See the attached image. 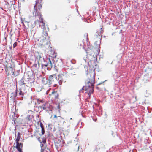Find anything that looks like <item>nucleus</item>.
<instances>
[{
	"instance_id": "obj_4",
	"label": "nucleus",
	"mask_w": 152,
	"mask_h": 152,
	"mask_svg": "<svg viewBox=\"0 0 152 152\" xmlns=\"http://www.w3.org/2000/svg\"><path fill=\"white\" fill-rule=\"evenodd\" d=\"M56 80V76L55 74H53L50 75L48 80L46 77H42L41 82L44 86L48 88L50 87L52 84L54 83Z\"/></svg>"
},
{
	"instance_id": "obj_18",
	"label": "nucleus",
	"mask_w": 152,
	"mask_h": 152,
	"mask_svg": "<svg viewBox=\"0 0 152 152\" xmlns=\"http://www.w3.org/2000/svg\"><path fill=\"white\" fill-rule=\"evenodd\" d=\"M37 101L38 103L39 104H40L41 103H43L45 102L43 99H37Z\"/></svg>"
},
{
	"instance_id": "obj_15",
	"label": "nucleus",
	"mask_w": 152,
	"mask_h": 152,
	"mask_svg": "<svg viewBox=\"0 0 152 152\" xmlns=\"http://www.w3.org/2000/svg\"><path fill=\"white\" fill-rule=\"evenodd\" d=\"M62 63L61 62V61L60 59H58L56 61L55 65L56 67L57 66H60L62 64Z\"/></svg>"
},
{
	"instance_id": "obj_30",
	"label": "nucleus",
	"mask_w": 152,
	"mask_h": 152,
	"mask_svg": "<svg viewBox=\"0 0 152 152\" xmlns=\"http://www.w3.org/2000/svg\"><path fill=\"white\" fill-rule=\"evenodd\" d=\"M96 88L98 90H99L101 89V88H99V87H96Z\"/></svg>"
},
{
	"instance_id": "obj_6",
	"label": "nucleus",
	"mask_w": 152,
	"mask_h": 152,
	"mask_svg": "<svg viewBox=\"0 0 152 152\" xmlns=\"http://www.w3.org/2000/svg\"><path fill=\"white\" fill-rule=\"evenodd\" d=\"M38 4V3L37 1L36 2L35 5L34 6V11L33 12V15L34 16H38L39 17V19H40L43 18L42 15L41 14V13L38 11V10L37 9Z\"/></svg>"
},
{
	"instance_id": "obj_2",
	"label": "nucleus",
	"mask_w": 152,
	"mask_h": 152,
	"mask_svg": "<svg viewBox=\"0 0 152 152\" xmlns=\"http://www.w3.org/2000/svg\"><path fill=\"white\" fill-rule=\"evenodd\" d=\"M7 64L4 65L5 69L6 74L7 75H9L12 74L13 75L16 76L18 75L15 74V64L11 60L8 61V62L6 61Z\"/></svg>"
},
{
	"instance_id": "obj_3",
	"label": "nucleus",
	"mask_w": 152,
	"mask_h": 152,
	"mask_svg": "<svg viewBox=\"0 0 152 152\" xmlns=\"http://www.w3.org/2000/svg\"><path fill=\"white\" fill-rule=\"evenodd\" d=\"M49 39L50 37L48 36L46 29H43L42 35L39 38V39L42 42L41 45L44 47H49V44L50 43Z\"/></svg>"
},
{
	"instance_id": "obj_5",
	"label": "nucleus",
	"mask_w": 152,
	"mask_h": 152,
	"mask_svg": "<svg viewBox=\"0 0 152 152\" xmlns=\"http://www.w3.org/2000/svg\"><path fill=\"white\" fill-rule=\"evenodd\" d=\"M20 133H18V136L15 140V148L17 149L19 152H23V143L19 142L20 138Z\"/></svg>"
},
{
	"instance_id": "obj_33",
	"label": "nucleus",
	"mask_w": 152,
	"mask_h": 152,
	"mask_svg": "<svg viewBox=\"0 0 152 152\" xmlns=\"http://www.w3.org/2000/svg\"><path fill=\"white\" fill-rule=\"evenodd\" d=\"M100 84H98L97 85H99Z\"/></svg>"
},
{
	"instance_id": "obj_17",
	"label": "nucleus",
	"mask_w": 152,
	"mask_h": 152,
	"mask_svg": "<svg viewBox=\"0 0 152 152\" xmlns=\"http://www.w3.org/2000/svg\"><path fill=\"white\" fill-rule=\"evenodd\" d=\"M37 1L38 3V4L37 5V9L39 10V11H40V9L42 8V4H41L40 3H39L38 1H36V3Z\"/></svg>"
},
{
	"instance_id": "obj_32",
	"label": "nucleus",
	"mask_w": 152,
	"mask_h": 152,
	"mask_svg": "<svg viewBox=\"0 0 152 152\" xmlns=\"http://www.w3.org/2000/svg\"><path fill=\"white\" fill-rule=\"evenodd\" d=\"M41 152H44V151L42 150H41Z\"/></svg>"
},
{
	"instance_id": "obj_29",
	"label": "nucleus",
	"mask_w": 152,
	"mask_h": 152,
	"mask_svg": "<svg viewBox=\"0 0 152 152\" xmlns=\"http://www.w3.org/2000/svg\"><path fill=\"white\" fill-rule=\"evenodd\" d=\"M10 152H18L17 150H16L15 149H14L12 151H11Z\"/></svg>"
},
{
	"instance_id": "obj_20",
	"label": "nucleus",
	"mask_w": 152,
	"mask_h": 152,
	"mask_svg": "<svg viewBox=\"0 0 152 152\" xmlns=\"http://www.w3.org/2000/svg\"><path fill=\"white\" fill-rule=\"evenodd\" d=\"M26 121L27 122H29L31 121V119L30 118V115H28L27 117L25 118Z\"/></svg>"
},
{
	"instance_id": "obj_9",
	"label": "nucleus",
	"mask_w": 152,
	"mask_h": 152,
	"mask_svg": "<svg viewBox=\"0 0 152 152\" xmlns=\"http://www.w3.org/2000/svg\"><path fill=\"white\" fill-rule=\"evenodd\" d=\"M48 63L47 64L44 65L46 67H48V68H49V69H50L53 67L52 63L51 62V61L50 59H49L48 60Z\"/></svg>"
},
{
	"instance_id": "obj_28",
	"label": "nucleus",
	"mask_w": 152,
	"mask_h": 152,
	"mask_svg": "<svg viewBox=\"0 0 152 152\" xmlns=\"http://www.w3.org/2000/svg\"><path fill=\"white\" fill-rule=\"evenodd\" d=\"M97 47L98 48V49L99 50L100 48V45L99 44L98 45L97 44Z\"/></svg>"
},
{
	"instance_id": "obj_31",
	"label": "nucleus",
	"mask_w": 152,
	"mask_h": 152,
	"mask_svg": "<svg viewBox=\"0 0 152 152\" xmlns=\"http://www.w3.org/2000/svg\"><path fill=\"white\" fill-rule=\"evenodd\" d=\"M54 118H57V116L56 115H55L54 116Z\"/></svg>"
},
{
	"instance_id": "obj_8",
	"label": "nucleus",
	"mask_w": 152,
	"mask_h": 152,
	"mask_svg": "<svg viewBox=\"0 0 152 152\" xmlns=\"http://www.w3.org/2000/svg\"><path fill=\"white\" fill-rule=\"evenodd\" d=\"M35 23L36 24H39V26H42L43 29H46L45 24L43 21V18L40 19H39V20H37L35 21Z\"/></svg>"
},
{
	"instance_id": "obj_1",
	"label": "nucleus",
	"mask_w": 152,
	"mask_h": 152,
	"mask_svg": "<svg viewBox=\"0 0 152 152\" xmlns=\"http://www.w3.org/2000/svg\"><path fill=\"white\" fill-rule=\"evenodd\" d=\"M88 81L85 86L83 88V89L86 91L87 93L90 97L91 94L94 92V84L95 83V70H91L88 74Z\"/></svg>"
},
{
	"instance_id": "obj_23",
	"label": "nucleus",
	"mask_w": 152,
	"mask_h": 152,
	"mask_svg": "<svg viewBox=\"0 0 152 152\" xmlns=\"http://www.w3.org/2000/svg\"><path fill=\"white\" fill-rule=\"evenodd\" d=\"M19 95L20 96H23L24 95V93L22 92L21 89H19Z\"/></svg>"
},
{
	"instance_id": "obj_24",
	"label": "nucleus",
	"mask_w": 152,
	"mask_h": 152,
	"mask_svg": "<svg viewBox=\"0 0 152 152\" xmlns=\"http://www.w3.org/2000/svg\"><path fill=\"white\" fill-rule=\"evenodd\" d=\"M101 28L100 29V33L101 34H102V33H103L104 32V29H103V28H102L103 26L102 25L101 26Z\"/></svg>"
},
{
	"instance_id": "obj_26",
	"label": "nucleus",
	"mask_w": 152,
	"mask_h": 152,
	"mask_svg": "<svg viewBox=\"0 0 152 152\" xmlns=\"http://www.w3.org/2000/svg\"><path fill=\"white\" fill-rule=\"evenodd\" d=\"M17 44V43L15 42L13 44V47L14 48H15V47L16 46Z\"/></svg>"
},
{
	"instance_id": "obj_7",
	"label": "nucleus",
	"mask_w": 152,
	"mask_h": 152,
	"mask_svg": "<svg viewBox=\"0 0 152 152\" xmlns=\"http://www.w3.org/2000/svg\"><path fill=\"white\" fill-rule=\"evenodd\" d=\"M49 96L53 100L58 99L59 97V94L57 91L53 90L51 94H49Z\"/></svg>"
},
{
	"instance_id": "obj_27",
	"label": "nucleus",
	"mask_w": 152,
	"mask_h": 152,
	"mask_svg": "<svg viewBox=\"0 0 152 152\" xmlns=\"http://www.w3.org/2000/svg\"><path fill=\"white\" fill-rule=\"evenodd\" d=\"M57 108L59 110V111L60 110V104H58V105L57 106Z\"/></svg>"
},
{
	"instance_id": "obj_21",
	"label": "nucleus",
	"mask_w": 152,
	"mask_h": 152,
	"mask_svg": "<svg viewBox=\"0 0 152 152\" xmlns=\"http://www.w3.org/2000/svg\"><path fill=\"white\" fill-rule=\"evenodd\" d=\"M19 84L20 86L25 84L24 81L23 79H21L20 81H19Z\"/></svg>"
},
{
	"instance_id": "obj_14",
	"label": "nucleus",
	"mask_w": 152,
	"mask_h": 152,
	"mask_svg": "<svg viewBox=\"0 0 152 152\" xmlns=\"http://www.w3.org/2000/svg\"><path fill=\"white\" fill-rule=\"evenodd\" d=\"M64 141L61 138H60L58 139L57 143L59 144V146H61L64 144Z\"/></svg>"
},
{
	"instance_id": "obj_13",
	"label": "nucleus",
	"mask_w": 152,
	"mask_h": 152,
	"mask_svg": "<svg viewBox=\"0 0 152 152\" xmlns=\"http://www.w3.org/2000/svg\"><path fill=\"white\" fill-rule=\"evenodd\" d=\"M59 79H60V80L61 81H63L64 79L66 77V76L65 74H60L58 75Z\"/></svg>"
},
{
	"instance_id": "obj_19",
	"label": "nucleus",
	"mask_w": 152,
	"mask_h": 152,
	"mask_svg": "<svg viewBox=\"0 0 152 152\" xmlns=\"http://www.w3.org/2000/svg\"><path fill=\"white\" fill-rule=\"evenodd\" d=\"M11 97L13 98H15L17 96V90L15 93H12L11 94Z\"/></svg>"
},
{
	"instance_id": "obj_16",
	"label": "nucleus",
	"mask_w": 152,
	"mask_h": 152,
	"mask_svg": "<svg viewBox=\"0 0 152 152\" xmlns=\"http://www.w3.org/2000/svg\"><path fill=\"white\" fill-rule=\"evenodd\" d=\"M40 126L41 128V131H42V135H43L45 133V130H44V129L43 125V124L41 123H40Z\"/></svg>"
},
{
	"instance_id": "obj_11",
	"label": "nucleus",
	"mask_w": 152,
	"mask_h": 152,
	"mask_svg": "<svg viewBox=\"0 0 152 152\" xmlns=\"http://www.w3.org/2000/svg\"><path fill=\"white\" fill-rule=\"evenodd\" d=\"M35 56L38 62L39 61H41L42 59V55L41 54H39V53H36L35 55Z\"/></svg>"
},
{
	"instance_id": "obj_22",
	"label": "nucleus",
	"mask_w": 152,
	"mask_h": 152,
	"mask_svg": "<svg viewBox=\"0 0 152 152\" xmlns=\"http://www.w3.org/2000/svg\"><path fill=\"white\" fill-rule=\"evenodd\" d=\"M93 63H94V61H93L91 60L88 63L90 67H93V66L94 65V64H91Z\"/></svg>"
},
{
	"instance_id": "obj_10",
	"label": "nucleus",
	"mask_w": 152,
	"mask_h": 152,
	"mask_svg": "<svg viewBox=\"0 0 152 152\" xmlns=\"http://www.w3.org/2000/svg\"><path fill=\"white\" fill-rule=\"evenodd\" d=\"M43 103L42 106L40 107L41 108H42L43 110H45L47 108H48L49 103L47 101H45Z\"/></svg>"
},
{
	"instance_id": "obj_25",
	"label": "nucleus",
	"mask_w": 152,
	"mask_h": 152,
	"mask_svg": "<svg viewBox=\"0 0 152 152\" xmlns=\"http://www.w3.org/2000/svg\"><path fill=\"white\" fill-rule=\"evenodd\" d=\"M85 36L86 37V41H87V42H88V34H86L85 35Z\"/></svg>"
},
{
	"instance_id": "obj_12",
	"label": "nucleus",
	"mask_w": 152,
	"mask_h": 152,
	"mask_svg": "<svg viewBox=\"0 0 152 152\" xmlns=\"http://www.w3.org/2000/svg\"><path fill=\"white\" fill-rule=\"evenodd\" d=\"M39 64H34L32 66V69L35 72H37L38 71V69L39 68Z\"/></svg>"
}]
</instances>
